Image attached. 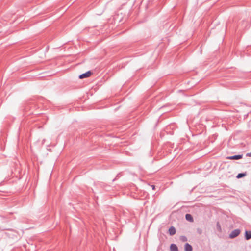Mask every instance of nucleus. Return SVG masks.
I'll list each match as a JSON object with an SVG mask.
<instances>
[{
	"label": "nucleus",
	"mask_w": 251,
	"mask_h": 251,
	"mask_svg": "<svg viewBox=\"0 0 251 251\" xmlns=\"http://www.w3.org/2000/svg\"><path fill=\"white\" fill-rule=\"evenodd\" d=\"M240 233V230L239 229H235L232 231L231 233L229 234V237L230 238H234L237 236Z\"/></svg>",
	"instance_id": "nucleus-1"
},
{
	"label": "nucleus",
	"mask_w": 251,
	"mask_h": 251,
	"mask_svg": "<svg viewBox=\"0 0 251 251\" xmlns=\"http://www.w3.org/2000/svg\"><path fill=\"white\" fill-rule=\"evenodd\" d=\"M92 75V72L90 71L87 72L85 73L80 75L79 76L80 79H83L84 78H87Z\"/></svg>",
	"instance_id": "nucleus-2"
},
{
	"label": "nucleus",
	"mask_w": 251,
	"mask_h": 251,
	"mask_svg": "<svg viewBox=\"0 0 251 251\" xmlns=\"http://www.w3.org/2000/svg\"><path fill=\"white\" fill-rule=\"evenodd\" d=\"M242 158V155H236L227 157V158L230 160H239Z\"/></svg>",
	"instance_id": "nucleus-3"
},
{
	"label": "nucleus",
	"mask_w": 251,
	"mask_h": 251,
	"mask_svg": "<svg viewBox=\"0 0 251 251\" xmlns=\"http://www.w3.org/2000/svg\"><path fill=\"white\" fill-rule=\"evenodd\" d=\"M169 232L170 235H173L176 232V229L174 227L172 226L169 229Z\"/></svg>",
	"instance_id": "nucleus-4"
},
{
	"label": "nucleus",
	"mask_w": 251,
	"mask_h": 251,
	"mask_svg": "<svg viewBox=\"0 0 251 251\" xmlns=\"http://www.w3.org/2000/svg\"><path fill=\"white\" fill-rule=\"evenodd\" d=\"M185 218L187 221H190L191 222H193V218L192 216H191V215H190L189 214H187L185 215Z\"/></svg>",
	"instance_id": "nucleus-5"
},
{
	"label": "nucleus",
	"mask_w": 251,
	"mask_h": 251,
	"mask_svg": "<svg viewBox=\"0 0 251 251\" xmlns=\"http://www.w3.org/2000/svg\"><path fill=\"white\" fill-rule=\"evenodd\" d=\"M185 251H192V246L190 245H189V244L187 243L185 244Z\"/></svg>",
	"instance_id": "nucleus-6"
},
{
	"label": "nucleus",
	"mask_w": 251,
	"mask_h": 251,
	"mask_svg": "<svg viewBox=\"0 0 251 251\" xmlns=\"http://www.w3.org/2000/svg\"><path fill=\"white\" fill-rule=\"evenodd\" d=\"M170 250L171 251H178L177 247L175 244H171Z\"/></svg>",
	"instance_id": "nucleus-7"
},
{
	"label": "nucleus",
	"mask_w": 251,
	"mask_h": 251,
	"mask_svg": "<svg viewBox=\"0 0 251 251\" xmlns=\"http://www.w3.org/2000/svg\"><path fill=\"white\" fill-rule=\"evenodd\" d=\"M245 237L247 240H249L251 238V231H246Z\"/></svg>",
	"instance_id": "nucleus-8"
},
{
	"label": "nucleus",
	"mask_w": 251,
	"mask_h": 251,
	"mask_svg": "<svg viewBox=\"0 0 251 251\" xmlns=\"http://www.w3.org/2000/svg\"><path fill=\"white\" fill-rule=\"evenodd\" d=\"M246 175V174L245 173H239L237 175L236 177L237 178H241L245 176Z\"/></svg>",
	"instance_id": "nucleus-9"
},
{
	"label": "nucleus",
	"mask_w": 251,
	"mask_h": 251,
	"mask_svg": "<svg viewBox=\"0 0 251 251\" xmlns=\"http://www.w3.org/2000/svg\"><path fill=\"white\" fill-rule=\"evenodd\" d=\"M246 155H247V156L251 157V152H250V153H248L246 154Z\"/></svg>",
	"instance_id": "nucleus-10"
},
{
	"label": "nucleus",
	"mask_w": 251,
	"mask_h": 251,
	"mask_svg": "<svg viewBox=\"0 0 251 251\" xmlns=\"http://www.w3.org/2000/svg\"><path fill=\"white\" fill-rule=\"evenodd\" d=\"M198 231L199 232V233L200 234H201V229H198Z\"/></svg>",
	"instance_id": "nucleus-11"
},
{
	"label": "nucleus",
	"mask_w": 251,
	"mask_h": 251,
	"mask_svg": "<svg viewBox=\"0 0 251 251\" xmlns=\"http://www.w3.org/2000/svg\"><path fill=\"white\" fill-rule=\"evenodd\" d=\"M182 238L183 239V241H186V238L185 237H182Z\"/></svg>",
	"instance_id": "nucleus-12"
},
{
	"label": "nucleus",
	"mask_w": 251,
	"mask_h": 251,
	"mask_svg": "<svg viewBox=\"0 0 251 251\" xmlns=\"http://www.w3.org/2000/svg\"><path fill=\"white\" fill-rule=\"evenodd\" d=\"M151 187H152L153 189L155 188V186L154 185H151Z\"/></svg>",
	"instance_id": "nucleus-13"
}]
</instances>
